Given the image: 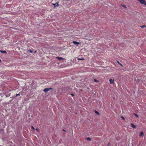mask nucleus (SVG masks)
<instances>
[{"label": "nucleus", "mask_w": 146, "mask_h": 146, "mask_svg": "<svg viewBox=\"0 0 146 146\" xmlns=\"http://www.w3.org/2000/svg\"><path fill=\"white\" fill-rule=\"evenodd\" d=\"M78 60H84V58H79L78 59Z\"/></svg>", "instance_id": "obj_18"}, {"label": "nucleus", "mask_w": 146, "mask_h": 146, "mask_svg": "<svg viewBox=\"0 0 146 146\" xmlns=\"http://www.w3.org/2000/svg\"><path fill=\"white\" fill-rule=\"evenodd\" d=\"M52 89L53 88H45L44 89L43 91L45 92H46L50 90H52Z\"/></svg>", "instance_id": "obj_3"}, {"label": "nucleus", "mask_w": 146, "mask_h": 146, "mask_svg": "<svg viewBox=\"0 0 146 146\" xmlns=\"http://www.w3.org/2000/svg\"><path fill=\"white\" fill-rule=\"evenodd\" d=\"M56 58L59 60H63V59L60 57H57Z\"/></svg>", "instance_id": "obj_9"}, {"label": "nucleus", "mask_w": 146, "mask_h": 146, "mask_svg": "<svg viewBox=\"0 0 146 146\" xmlns=\"http://www.w3.org/2000/svg\"><path fill=\"white\" fill-rule=\"evenodd\" d=\"M122 6L123 7H125V8H126V6L125 5H123Z\"/></svg>", "instance_id": "obj_22"}, {"label": "nucleus", "mask_w": 146, "mask_h": 146, "mask_svg": "<svg viewBox=\"0 0 146 146\" xmlns=\"http://www.w3.org/2000/svg\"><path fill=\"white\" fill-rule=\"evenodd\" d=\"M71 95L72 96H74V95L73 94H71Z\"/></svg>", "instance_id": "obj_23"}, {"label": "nucleus", "mask_w": 146, "mask_h": 146, "mask_svg": "<svg viewBox=\"0 0 146 146\" xmlns=\"http://www.w3.org/2000/svg\"><path fill=\"white\" fill-rule=\"evenodd\" d=\"M95 112L97 114H99V113L96 110L95 111Z\"/></svg>", "instance_id": "obj_14"}, {"label": "nucleus", "mask_w": 146, "mask_h": 146, "mask_svg": "<svg viewBox=\"0 0 146 146\" xmlns=\"http://www.w3.org/2000/svg\"><path fill=\"white\" fill-rule=\"evenodd\" d=\"M146 27V26L145 25H143L141 26H140V27L142 28L145 27Z\"/></svg>", "instance_id": "obj_12"}, {"label": "nucleus", "mask_w": 146, "mask_h": 146, "mask_svg": "<svg viewBox=\"0 0 146 146\" xmlns=\"http://www.w3.org/2000/svg\"><path fill=\"white\" fill-rule=\"evenodd\" d=\"M31 128L32 129H33V130H34L35 129L34 128V127L33 126H31Z\"/></svg>", "instance_id": "obj_17"}, {"label": "nucleus", "mask_w": 146, "mask_h": 146, "mask_svg": "<svg viewBox=\"0 0 146 146\" xmlns=\"http://www.w3.org/2000/svg\"><path fill=\"white\" fill-rule=\"evenodd\" d=\"M117 62L120 65H121V66H123V65H122V64H121L118 61H117Z\"/></svg>", "instance_id": "obj_11"}, {"label": "nucleus", "mask_w": 146, "mask_h": 146, "mask_svg": "<svg viewBox=\"0 0 146 146\" xmlns=\"http://www.w3.org/2000/svg\"><path fill=\"white\" fill-rule=\"evenodd\" d=\"M121 117L123 119V120H124L125 119V118H124V117H123V116H121Z\"/></svg>", "instance_id": "obj_21"}, {"label": "nucleus", "mask_w": 146, "mask_h": 146, "mask_svg": "<svg viewBox=\"0 0 146 146\" xmlns=\"http://www.w3.org/2000/svg\"><path fill=\"white\" fill-rule=\"evenodd\" d=\"M63 131H65V130H64V129H63Z\"/></svg>", "instance_id": "obj_26"}, {"label": "nucleus", "mask_w": 146, "mask_h": 146, "mask_svg": "<svg viewBox=\"0 0 146 146\" xmlns=\"http://www.w3.org/2000/svg\"><path fill=\"white\" fill-rule=\"evenodd\" d=\"M29 51L31 53H32L33 52L32 50H29Z\"/></svg>", "instance_id": "obj_20"}, {"label": "nucleus", "mask_w": 146, "mask_h": 146, "mask_svg": "<svg viewBox=\"0 0 146 146\" xmlns=\"http://www.w3.org/2000/svg\"><path fill=\"white\" fill-rule=\"evenodd\" d=\"M141 4L146 5V1L144 0H137Z\"/></svg>", "instance_id": "obj_1"}, {"label": "nucleus", "mask_w": 146, "mask_h": 146, "mask_svg": "<svg viewBox=\"0 0 146 146\" xmlns=\"http://www.w3.org/2000/svg\"><path fill=\"white\" fill-rule=\"evenodd\" d=\"M133 114L137 117H139V116L138 115H137V114L135 113H134Z\"/></svg>", "instance_id": "obj_13"}, {"label": "nucleus", "mask_w": 146, "mask_h": 146, "mask_svg": "<svg viewBox=\"0 0 146 146\" xmlns=\"http://www.w3.org/2000/svg\"><path fill=\"white\" fill-rule=\"evenodd\" d=\"M72 43L76 46H78L79 44H80V43L76 41H73Z\"/></svg>", "instance_id": "obj_4"}, {"label": "nucleus", "mask_w": 146, "mask_h": 146, "mask_svg": "<svg viewBox=\"0 0 146 146\" xmlns=\"http://www.w3.org/2000/svg\"><path fill=\"white\" fill-rule=\"evenodd\" d=\"M144 135V133L143 131H141L140 132V136H143Z\"/></svg>", "instance_id": "obj_10"}, {"label": "nucleus", "mask_w": 146, "mask_h": 146, "mask_svg": "<svg viewBox=\"0 0 146 146\" xmlns=\"http://www.w3.org/2000/svg\"><path fill=\"white\" fill-rule=\"evenodd\" d=\"M85 138L86 140H88V141H90L91 140L90 138L89 137H86Z\"/></svg>", "instance_id": "obj_8"}, {"label": "nucleus", "mask_w": 146, "mask_h": 146, "mask_svg": "<svg viewBox=\"0 0 146 146\" xmlns=\"http://www.w3.org/2000/svg\"><path fill=\"white\" fill-rule=\"evenodd\" d=\"M107 146H109L108 145Z\"/></svg>", "instance_id": "obj_27"}, {"label": "nucleus", "mask_w": 146, "mask_h": 146, "mask_svg": "<svg viewBox=\"0 0 146 146\" xmlns=\"http://www.w3.org/2000/svg\"><path fill=\"white\" fill-rule=\"evenodd\" d=\"M59 2H57L56 3H52V5L54 6V8H55L56 7H58L59 5Z\"/></svg>", "instance_id": "obj_2"}, {"label": "nucleus", "mask_w": 146, "mask_h": 146, "mask_svg": "<svg viewBox=\"0 0 146 146\" xmlns=\"http://www.w3.org/2000/svg\"><path fill=\"white\" fill-rule=\"evenodd\" d=\"M36 52V51H35L34 52H35H35Z\"/></svg>", "instance_id": "obj_24"}, {"label": "nucleus", "mask_w": 146, "mask_h": 146, "mask_svg": "<svg viewBox=\"0 0 146 146\" xmlns=\"http://www.w3.org/2000/svg\"><path fill=\"white\" fill-rule=\"evenodd\" d=\"M94 81L95 82H98V80L96 79L94 80Z\"/></svg>", "instance_id": "obj_16"}, {"label": "nucleus", "mask_w": 146, "mask_h": 146, "mask_svg": "<svg viewBox=\"0 0 146 146\" xmlns=\"http://www.w3.org/2000/svg\"><path fill=\"white\" fill-rule=\"evenodd\" d=\"M0 52L2 53H6L7 52L5 50H0Z\"/></svg>", "instance_id": "obj_7"}, {"label": "nucleus", "mask_w": 146, "mask_h": 146, "mask_svg": "<svg viewBox=\"0 0 146 146\" xmlns=\"http://www.w3.org/2000/svg\"><path fill=\"white\" fill-rule=\"evenodd\" d=\"M20 95V94L19 93V94H17L16 95V96H15V97H17V96H19Z\"/></svg>", "instance_id": "obj_15"}, {"label": "nucleus", "mask_w": 146, "mask_h": 146, "mask_svg": "<svg viewBox=\"0 0 146 146\" xmlns=\"http://www.w3.org/2000/svg\"><path fill=\"white\" fill-rule=\"evenodd\" d=\"M1 59H0V62H1Z\"/></svg>", "instance_id": "obj_25"}, {"label": "nucleus", "mask_w": 146, "mask_h": 146, "mask_svg": "<svg viewBox=\"0 0 146 146\" xmlns=\"http://www.w3.org/2000/svg\"><path fill=\"white\" fill-rule=\"evenodd\" d=\"M131 126L132 127H133V128H135L136 127V126L134 125L133 124L131 123Z\"/></svg>", "instance_id": "obj_6"}, {"label": "nucleus", "mask_w": 146, "mask_h": 146, "mask_svg": "<svg viewBox=\"0 0 146 146\" xmlns=\"http://www.w3.org/2000/svg\"><path fill=\"white\" fill-rule=\"evenodd\" d=\"M39 129L38 128H36L35 129L37 131H39Z\"/></svg>", "instance_id": "obj_19"}, {"label": "nucleus", "mask_w": 146, "mask_h": 146, "mask_svg": "<svg viewBox=\"0 0 146 146\" xmlns=\"http://www.w3.org/2000/svg\"><path fill=\"white\" fill-rule=\"evenodd\" d=\"M109 81L111 84H113L114 83V80L113 79H110L109 80Z\"/></svg>", "instance_id": "obj_5"}]
</instances>
